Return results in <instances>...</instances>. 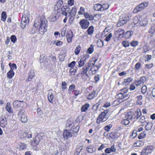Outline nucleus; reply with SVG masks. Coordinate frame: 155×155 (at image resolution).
Segmentation results:
<instances>
[{
  "label": "nucleus",
  "mask_w": 155,
  "mask_h": 155,
  "mask_svg": "<svg viewBox=\"0 0 155 155\" xmlns=\"http://www.w3.org/2000/svg\"><path fill=\"white\" fill-rule=\"evenodd\" d=\"M47 21L43 16H38L35 21L34 26L38 28L39 32L43 34L47 30Z\"/></svg>",
  "instance_id": "f257e3e1"
},
{
  "label": "nucleus",
  "mask_w": 155,
  "mask_h": 155,
  "mask_svg": "<svg viewBox=\"0 0 155 155\" xmlns=\"http://www.w3.org/2000/svg\"><path fill=\"white\" fill-rule=\"evenodd\" d=\"M79 128V126H77L75 128L72 127L71 129L70 130H65L63 134L64 138V139H67L69 137L74 135L75 134H76L78 132Z\"/></svg>",
  "instance_id": "f03ea898"
},
{
  "label": "nucleus",
  "mask_w": 155,
  "mask_h": 155,
  "mask_svg": "<svg viewBox=\"0 0 155 155\" xmlns=\"http://www.w3.org/2000/svg\"><path fill=\"white\" fill-rule=\"evenodd\" d=\"M130 18L129 16L126 13L122 14L120 16V18L118 21L117 23L118 26L120 27L126 23L128 21Z\"/></svg>",
  "instance_id": "7ed1b4c3"
},
{
  "label": "nucleus",
  "mask_w": 155,
  "mask_h": 155,
  "mask_svg": "<svg viewBox=\"0 0 155 155\" xmlns=\"http://www.w3.org/2000/svg\"><path fill=\"white\" fill-rule=\"evenodd\" d=\"M89 67V64H86L82 68L81 76L82 79L84 81L87 80L89 77L88 74H87V72L88 71V68Z\"/></svg>",
  "instance_id": "20e7f679"
},
{
  "label": "nucleus",
  "mask_w": 155,
  "mask_h": 155,
  "mask_svg": "<svg viewBox=\"0 0 155 155\" xmlns=\"http://www.w3.org/2000/svg\"><path fill=\"white\" fill-rule=\"evenodd\" d=\"M108 111V110H106L102 112L101 114L99 116L97 119V122L98 124H99L101 122H104L106 121L108 119L107 114Z\"/></svg>",
  "instance_id": "39448f33"
},
{
  "label": "nucleus",
  "mask_w": 155,
  "mask_h": 155,
  "mask_svg": "<svg viewBox=\"0 0 155 155\" xmlns=\"http://www.w3.org/2000/svg\"><path fill=\"white\" fill-rule=\"evenodd\" d=\"M97 61V59L94 60V63H92L91 61H89L86 63L89 64V67L88 68V71L89 70V74H94L96 73V71L97 70L94 65L95 63Z\"/></svg>",
  "instance_id": "423d86ee"
},
{
  "label": "nucleus",
  "mask_w": 155,
  "mask_h": 155,
  "mask_svg": "<svg viewBox=\"0 0 155 155\" xmlns=\"http://www.w3.org/2000/svg\"><path fill=\"white\" fill-rule=\"evenodd\" d=\"M77 12V8L76 6H74L72 9L71 12L69 14V18L68 20L69 23L71 24L74 19V17L76 15Z\"/></svg>",
  "instance_id": "0eeeda50"
},
{
  "label": "nucleus",
  "mask_w": 155,
  "mask_h": 155,
  "mask_svg": "<svg viewBox=\"0 0 155 155\" xmlns=\"http://www.w3.org/2000/svg\"><path fill=\"white\" fill-rule=\"evenodd\" d=\"M79 24L82 29H85L88 27L90 22L87 20L83 19L80 20Z\"/></svg>",
  "instance_id": "6e6552de"
},
{
  "label": "nucleus",
  "mask_w": 155,
  "mask_h": 155,
  "mask_svg": "<svg viewBox=\"0 0 155 155\" xmlns=\"http://www.w3.org/2000/svg\"><path fill=\"white\" fill-rule=\"evenodd\" d=\"M29 21V19L28 17H27L25 15H23L21 18V26L23 29L25 28L27 23H28Z\"/></svg>",
  "instance_id": "1a4fd4ad"
},
{
  "label": "nucleus",
  "mask_w": 155,
  "mask_h": 155,
  "mask_svg": "<svg viewBox=\"0 0 155 155\" xmlns=\"http://www.w3.org/2000/svg\"><path fill=\"white\" fill-rule=\"evenodd\" d=\"M25 104L23 101H16L13 102V104L14 107H23Z\"/></svg>",
  "instance_id": "9d476101"
},
{
  "label": "nucleus",
  "mask_w": 155,
  "mask_h": 155,
  "mask_svg": "<svg viewBox=\"0 0 155 155\" xmlns=\"http://www.w3.org/2000/svg\"><path fill=\"white\" fill-rule=\"evenodd\" d=\"M153 150V147L152 146H148L144 148L142 150V153L145 155H147L151 153Z\"/></svg>",
  "instance_id": "9b49d317"
},
{
  "label": "nucleus",
  "mask_w": 155,
  "mask_h": 155,
  "mask_svg": "<svg viewBox=\"0 0 155 155\" xmlns=\"http://www.w3.org/2000/svg\"><path fill=\"white\" fill-rule=\"evenodd\" d=\"M7 124V120L4 116L0 117V126L2 127H5Z\"/></svg>",
  "instance_id": "f8f14e48"
},
{
  "label": "nucleus",
  "mask_w": 155,
  "mask_h": 155,
  "mask_svg": "<svg viewBox=\"0 0 155 155\" xmlns=\"http://www.w3.org/2000/svg\"><path fill=\"white\" fill-rule=\"evenodd\" d=\"M130 95L128 94H124L121 93L118 94L117 96V98L123 100V101H125L129 98Z\"/></svg>",
  "instance_id": "ddd939ff"
},
{
  "label": "nucleus",
  "mask_w": 155,
  "mask_h": 155,
  "mask_svg": "<svg viewBox=\"0 0 155 155\" xmlns=\"http://www.w3.org/2000/svg\"><path fill=\"white\" fill-rule=\"evenodd\" d=\"M66 37L68 42H71L72 41L73 34L72 31L68 29L67 30Z\"/></svg>",
  "instance_id": "4468645a"
},
{
  "label": "nucleus",
  "mask_w": 155,
  "mask_h": 155,
  "mask_svg": "<svg viewBox=\"0 0 155 155\" xmlns=\"http://www.w3.org/2000/svg\"><path fill=\"white\" fill-rule=\"evenodd\" d=\"M103 34H104L105 36L106 37L105 40L106 41H109L112 37V33L110 32L108 33L107 30L105 29L103 31Z\"/></svg>",
  "instance_id": "2eb2a0df"
},
{
  "label": "nucleus",
  "mask_w": 155,
  "mask_h": 155,
  "mask_svg": "<svg viewBox=\"0 0 155 155\" xmlns=\"http://www.w3.org/2000/svg\"><path fill=\"white\" fill-rule=\"evenodd\" d=\"M57 13H58V12L52 13L50 15L49 19L50 21L54 22L57 20L58 18V17L57 15Z\"/></svg>",
  "instance_id": "dca6fc26"
},
{
  "label": "nucleus",
  "mask_w": 155,
  "mask_h": 155,
  "mask_svg": "<svg viewBox=\"0 0 155 155\" xmlns=\"http://www.w3.org/2000/svg\"><path fill=\"white\" fill-rule=\"evenodd\" d=\"M120 135V134L117 132H112L110 134V138L114 139L118 138Z\"/></svg>",
  "instance_id": "f3484780"
},
{
  "label": "nucleus",
  "mask_w": 155,
  "mask_h": 155,
  "mask_svg": "<svg viewBox=\"0 0 155 155\" xmlns=\"http://www.w3.org/2000/svg\"><path fill=\"white\" fill-rule=\"evenodd\" d=\"M116 149L115 148L114 146H112L110 148H108L105 150V152L106 153L109 154L112 152H114L116 151Z\"/></svg>",
  "instance_id": "a211bd4d"
},
{
  "label": "nucleus",
  "mask_w": 155,
  "mask_h": 155,
  "mask_svg": "<svg viewBox=\"0 0 155 155\" xmlns=\"http://www.w3.org/2000/svg\"><path fill=\"white\" fill-rule=\"evenodd\" d=\"M62 14L63 15L67 16V13H68L69 14H70V12H71V11L72 10V9L69 8H61Z\"/></svg>",
  "instance_id": "6ab92c4d"
},
{
  "label": "nucleus",
  "mask_w": 155,
  "mask_h": 155,
  "mask_svg": "<svg viewBox=\"0 0 155 155\" xmlns=\"http://www.w3.org/2000/svg\"><path fill=\"white\" fill-rule=\"evenodd\" d=\"M125 118L129 120H131L133 118L134 119V113L129 112L127 113L126 115Z\"/></svg>",
  "instance_id": "aec40b11"
},
{
  "label": "nucleus",
  "mask_w": 155,
  "mask_h": 155,
  "mask_svg": "<svg viewBox=\"0 0 155 155\" xmlns=\"http://www.w3.org/2000/svg\"><path fill=\"white\" fill-rule=\"evenodd\" d=\"M35 75V73L33 70H31L30 71L28 79L26 80L27 81H31Z\"/></svg>",
  "instance_id": "412c9836"
},
{
  "label": "nucleus",
  "mask_w": 155,
  "mask_h": 155,
  "mask_svg": "<svg viewBox=\"0 0 155 155\" xmlns=\"http://www.w3.org/2000/svg\"><path fill=\"white\" fill-rule=\"evenodd\" d=\"M63 2L62 0H59L55 6L54 9L55 10L59 9L62 6Z\"/></svg>",
  "instance_id": "4be33fe9"
},
{
  "label": "nucleus",
  "mask_w": 155,
  "mask_h": 155,
  "mask_svg": "<svg viewBox=\"0 0 155 155\" xmlns=\"http://www.w3.org/2000/svg\"><path fill=\"white\" fill-rule=\"evenodd\" d=\"M147 23V20L145 18H140L139 19V24L141 26H145Z\"/></svg>",
  "instance_id": "5701e85b"
},
{
  "label": "nucleus",
  "mask_w": 155,
  "mask_h": 155,
  "mask_svg": "<svg viewBox=\"0 0 155 155\" xmlns=\"http://www.w3.org/2000/svg\"><path fill=\"white\" fill-rule=\"evenodd\" d=\"M5 108L6 110L10 114H12L13 113V111L12 108L11 104L9 102H8L7 105L5 107Z\"/></svg>",
  "instance_id": "b1692460"
},
{
  "label": "nucleus",
  "mask_w": 155,
  "mask_h": 155,
  "mask_svg": "<svg viewBox=\"0 0 155 155\" xmlns=\"http://www.w3.org/2000/svg\"><path fill=\"white\" fill-rule=\"evenodd\" d=\"M84 16L86 18L85 19L89 20H92L94 19V17L92 15H90L87 12H86L84 13Z\"/></svg>",
  "instance_id": "393cba45"
},
{
  "label": "nucleus",
  "mask_w": 155,
  "mask_h": 155,
  "mask_svg": "<svg viewBox=\"0 0 155 155\" xmlns=\"http://www.w3.org/2000/svg\"><path fill=\"white\" fill-rule=\"evenodd\" d=\"M145 77H142L140 79L138 80L137 81H136L135 83V84L137 86H138L139 85H142L143 84L144 81H145Z\"/></svg>",
  "instance_id": "a878e982"
},
{
  "label": "nucleus",
  "mask_w": 155,
  "mask_h": 155,
  "mask_svg": "<svg viewBox=\"0 0 155 155\" xmlns=\"http://www.w3.org/2000/svg\"><path fill=\"white\" fill-rule=\"evenodd\" d=\"M86 150L89 153H93L95 151V149L92 145H90L86 148Z\"/></svg>",
  "instance_id": "bb28decb"
},
{
  "label": "nucleus",
  "mask_w": 155,
  "mask_h": 155,
  "mask_svg": "<svg viewBox=\"0 0 155 155\" xmlns=\"http://www.w3.org/2000/svg\"><path fill=\"white\" fill-rule=\"evenodd\" d=\"M143 9L139 5L134 9L133 12L134 13H137L139 12H141Z\"/></svg>",
  "instance_id": "cd10ccee"
},
{
  "label": "nucleus",
  "mask_w": 155,
  "mask_h": 155,
  "mask_svg": "<svg viewBox=\"0 0 155 155\" xmlns=\"http://www.w3.org/2000/svg\"><path fill=\"white\" fill-rule=\"evenodd\" d=\"M134 33L132 31H127L124 35V37L127 38H129L131 35H133Z\"/></svg>",
  "instance_id": "c85d7f7f"
},
{
  "label": "nucleus",
  "mask_w": 155,
  "mask_h": 155,
  "mask_svg": "<svg viewBox=\"0 0 155 155\" xmlns=\"http://www.w3.org/2000/svg\"><path fill=\"white\" fill-rule=\"evenodd\" d=\"M134 113V119H138L139 117L141 115V113L140 111H135Z\"/></svg>",
  "instance_id": "c756f323"
},
{
  "label": "nucleus",
  "mask_w": 155,
  "mask_h": 155,
  "mask_svg": "<svg viewBox=\"0 0 155 155\" xmlns=\"http://www.w3.org/2000/svg\"><path fill=\"white\" fill-rule=\"evenodd\" d=\"M101 11H103L109 8V5L107 4H104L103 5H101Z\"/></svg>",
  "instance_id": "7c9ffc66"
},
{
  "label": "nucleus",
  "mask_w": 155,
  "mask_h": 155,
  "mask_svg": "<svg viewBox=\"0 0 155 155\" xmlns=\"http://www.w3.org/2000/svg\"><path fill=\"white\" fill-rule=\"evenodd\" d=\"M89 105L88 104H86L82 106L81 108L82 112H85L88 109L89 107Z\"/></svg>",
  "instance_id": "2f4dec72"
},
{
  "label": "nucleus",
  "mask_w": 155,
  "mask_h": 155,
  "mask_svg": "<svg viewBox=\"0 0 155 155\" xmlns=\"http://www.w3.org/2000/svg\"><path fill=\"white\" fill-rule=\"evenodd\" d=\"M14 72L12 70H10L7 74V76L9 78H12L14 75Z\"/></svg>",
  "instance_id": "473e14b6"
},
{
  "label": "nucleus",
  "mask_w": 155,
  "mask_h": 155,
  "mask_svg": "<svg viewBox=\"0 0 155 155\" xmlns=\"http://www.w3.org/2000/svg\"><path fill=\"white\" fill-rule=\"evenodd\" d=\"M94 27L93 26H90L87 30V32L88 34L91 35L93 34L94 31Z\"/></svg>",
  "instance_id": "72a5a7b5"
},
{
  "label": "nucleus",
  "mask_w": 155,
  "mask_h": 155,
  "mask_svg": "<svg viewBox=\"0 0 155 155\" xmlns=\"http://www.w3.org/2000/svg\"><path fill=\"white\" fill-rule=\"evenodd\" d=\"M133 80L132 78L130 77L124 80V84L125 85H128Z\"/></svg>",
  "instance_id": "f704fd0d"
},
{
  "label": "nucleus",
  "mask_w": 155,
  "mask_h": 155,
  "mask_svg": "<svg viewBox=\"0 0 155 155\" xmlns=\"http://www.w3.org/2000/svg\"><path fill=\"white\" fill-rule=\"evenodd\" d=\"M96 93L95 92H93L91 93H90L89 94L88 96L87 97V98L88 100H92V99L95 96Z\"/></svg>",
  "instance_id": "c9c22d12"
},
{
  "label": "nucleus",
  "mask_w": 155,
  "mask_h": 155,
  "mask_svg": "<svg viewBox=\"0 0 155 155\" xmlns=\"http://www.w3.org/2000/svg\"><path fill=\"white\" fill-rule=\"evenodd\" d=\"M54 98V96L51 93H49L48 94V101L51 103H53V99Z\"/></svg>",
  "instance_id": "e433bc0d"
},
{
  "label": "nucleus",
  "mask_w": 155,
  "mask_h": 155,
  "mask_svg": "<svg viewBox=\"0 0 155 155\" xmlns=\"http://www.w3.org/2000/svg\"><path fill=\"white\" fill-rule=\"evenodd\" d=\"M101 4H95L94 6V10L98 11H101Z\"/></svg>",
  "instance_id": "4c0bfd02"
},
{
  "label": "nucleus",
  "mask_w": 155,
  "mask_h": 155,
  "mask_svg": "<svg viewBox=\"0 0 155 155\" xmlns=\"http://www.w3.org/2000/svg\"><path fill=\"white\" fill-rule=\"evenodd\" d=\"M7 17L6 12H3L1 14V20L5 21Z\"/></svg>",
  "instance_id": "58836bf2"
},
{
  "label": "nucleus",
  "mask_w": 155,
  "mask_h": 155,
  "mask_svg": "<svg viewBox=\"0 0 155 155\" xmlns=\"http://www.w3.org/2000/svg\"><path fill=\"white\" fill-rule=\"evenodd\" d=\"M85 10L84 7H81L80 8L79 11H78V13L80 15H84Z\"/></svg>",
  "instance_id": "ea45409f"
},
{
  "label": "nucleus",
  "mask_w": 155,
  "mask_h": 155,
  "mask_svg": "<svg viewBox=\"0 0 155 155\" xmlns=\"http://www.w3.org/2000/svg\"><path fill=\"white\" fill-rule=\"evenodd\" d=\"M26 148V145L24 143H21L19 145L18 148L20 150H22L25 149Z\"/></svg>",
  "instance_id": "a19ab883"
},
{
  "label": "nucleus",
  "mask_w": 155,
  "mask_h": 155,
  "mask_svg": "<svg viewBox=\"0 0 155 155\" xmlns=\"http://www.w3.org/2000/svg\"><path fill=\"white\" fill-rule=\"evenodd\" d=\"M148 5V2H145L143 3H141L139 5L141 7L142 9H143L145 8Z\"/></svg>",
  "instance_id": "79ce46f5"
},
{
  "label": "nucleus",
  "mask_w": 155,
  "mask_h": 155,
  "mask_svg": "<svg viewBox=\"0 0 155 155\" xmlns=\"http://www.w3.org/2000/svg\"><path fill=\"white\" fill-rule=\"evenodd\" d=\"M153 126V124L151 123H148L145 126L146 129L147 130H150Z\"/></svg>",
  "instance_id": "37998d69"
},
{
  "label": "nucleus",
  "mask_w": 155,
  "mask_h": 155,
  "mask_svg": "<svg viewBox=\"0 0 155 155\" xmlns=\"http://www.w3.org/2000/svg\"><path fill=\"white\" fill-rule=\"evenodd\" d=\"M66 26L64 27L61 30V35L62 37L64 36L65 35L66 32L67 30Z\"/></svg>",
  "instance_id": "c03bdc74"
},
{
  "label": "nucleus",
  "mask_w": 155,
  "mask_h": 155,
  "mask_svg": "<svg viewBox=\"0 0 155 155\" xmlns=\"http://www.w3.org/2000/svg\"><path fill=\"white\" fill-rule=\"evenodd\" d=\"M21 121L22 123H26L28 121L27 117L25 115L22 116L21 117H20V118Z\"/></svg>",
  "instance_id": "a18cd8bd"
},
{
  "label": "nucleus",
  "mask_w": 155,
  "mask_h": 155,
  "mask_svg": "<svg viewBox=\"0 0 155 155\" xmlns=\"http://www.w3.org/2000/svg\"><path fill=\"white\" fill-rule=\"evenodd\" d=\"M94 51V46L93 45H91L88 49L87 52V53L91 54Z\"/></svg>",
  "instance_id": "49530a36"
},
{
  "label": "nucleus",
  "mask_w": 155,
  "mask_h": 155,
  "mask_svg": "<svg viewBox=\"0 0 155 155\" xmlns=\"http://www.w3.org/2000/svg\"><path fill=\"white\" fill-rule=\"evenodd\" d=\"M130 123L129 120L127 119H126L123 120L121 121V123L122 124L126 125Z\"/></svg>",
  "instance_id": "de8ad7c7"
},
{
  "label": "nucleus",
  "mask_w": 155,
  "mask_h": 155,
  "mask_svg": "<svg viewBox=\"0 0 155 155\" xmlns=\"http://www.w3.org/2000/svg\"><path fill=\"white\" fill-rule=\"evenodd\" d=\"M112 20L114 22H115L117 19L118 18L119 16L118 14H114L112 15Z\"/></svg>",
  "instance_id": "09e8293b"
},
{
  "label": "nucleus",
  "mask_w": 155,
  "mask_h": 155,
  "mask_svg": "<svg viewBox=\"0 0 155 155\" xmlns=\"http://www.w3.org/2000/svg\"><path fill=\"white\" fill-rule=\"evenodd\" d=\"M25 111L23 109H21L18 113V115L19 117L25 115Z\"/></svg>",
  "instance_id": "8fccbe9b"
},
{
  "label": "nucleus",
  "mask_w": 155,
  "mask_h": 155,
  "mask_svg": "<svg viewBox=\"0 0 155 155\" xmlns=\"http://www.w3.org/2000/svg\"><path fill=\"white\" fill-rule=\"evenodd\" d=\"M130 43L127 41H124L122 42V45L123 46L127 47L130 46Z\"/></svg>",
  "instance_id": "3c124183"
},
{
  "label": "nucleus",
  "mask_w": 155,
  "mask_h": 155,
  "mask_svg": "<svg viewBox=\"0 0 155 155\" xmlns=\"http://www.w3.org/2000/svg\"><path fill=\"white\" fill-rule=\"evenodd\" d=\"M85 61L81 59L78 62V66L79 67H82L85 64Z\"/></svg>",
  "instance_id": "603ef678"
},
{
  "label": "nucleus",
  "mask_w": 155,
  "mask_h": 155,
  "mask_svg": "<svg viewBox=\"0 0 155 155\" xmlns=\"http://www.w3.org/2000/svg\"><path fill=\"white\" fill-rule=\"evenodd\" d=\"M23 137H27L28 138H30L32 137L31 134H29V133L26 132L24 133L23 134Z\"/></svg>",
  "instance_id": "864d4df0"
},
{
  "label": "nucleus",
  "mask_w": 155,
  "mask_h": 155,
  "mask_svg": "<svg viewBox=\"0 0 155 155\" xmlns=\"http://www.w3.org/2000/svg\"><path fill=\"white\" fill-rule=\"evenodd\" d=\"M75 86L74 85L72 84L70 85L69 87V89L68 91V93L69 94H71V91L75 89Z\"/></svg>",
  "instance_id": "5fc2aeb1"
},
{
  "label": "nucleus",
  "mask_w": 155,
  "mask_h": 155,
  "mask_svg": "<svg viewBox=\"0 0 155 155\" xmlns=\"http://www.w3.org/2000/svg\"><path fill=\"white\" fill-rule=\"evenodd\" d=\"M130 43L132 46L135 47L138 45V42L136 41H133Z\"/></svg>",
  "instance_id": "6e6d98bb"
},
{
  "label": "nucleus",
  "mask_w": 155,
  "mask_h": 155,
  "mask_svg": "<svg viewBox=\"0 0 155 155\" xmlns=\"http://www.w3.org/2000/svg\"><path fill=\"white\" fill-rule=\"evenodd\" d=\"M39 140L38 138L36 137L33 139L32 141V143L34 142L35 145L37 144L39 142Z\"/></svg>",
  "instance_id": "4d7b16f0"
},
{
  "label": "nucleus",
  "mask_w": 155,
  "mask_h": 155,
  "mask_svg": "<svg viewBox=\"0 0 155 155\" xmlns=\"http://www.w3.org/2000/svg\"><path fill=\"white\" fill-rule=\"evenodd\" d=\"M81 47L79 45L77 47L75 51V54L78 55L79 54L81 50Z\"/></svg>",
  "instance_id": "13d9d810"
},
{
  "label": "nucleus",
  "mask_w": 155,
  "mask_h": 155,
  "mask_svg": "<svg viewBox=\"0 0 155 155\" xmlns=\"http://www.w3.org/2000/svg\"><path fill=\"white\" fill-rule=\"evenodd\" d=\"M112 127V125L111 124H109L108 125H107L104 127L105 130L107 131H108L110 130V129Z\"/></svg>",
  "instance_id": "bf43d9fd"
},
{
  "label": "nucleus",
  "mask_w": 155,
  "mask_h": 155,
  "mask_svg": "<svg viewBox=\"0 0 155 155\" xmlns=\"http://www.w3.org/2000/svg\"><path fill=\"white\" fill-rule=\"evenodd\" d=\"M97 44L99 47H101L104 45V43L101 40H99L98 41Z\"/></svg>",
  "instance_id": "052dcab7"
},
{
  "label": "nucleus",
  "mask_w": 155,
  "mask_h": 155,
  "mask_svg": "<svg viewBox=\"0 0 155 155\" xmlns=\"http://www.w3.org/2000/svg\"><path fill=\"white\" fill-rule=\"evenodd\" d=\"M73 123V122L72 121L70 120H68L67 121L66 126L67 127H70L71 126Z\"/></svg>",
  "instance_id": "680f3d73"
},
{
  "label": "nucleus",
  "mask_w": 155,
  "mask_h": 155,
  "mask_svg": "<svg viewBox=\"0 0 155 155\" xmlns=\"http://www.w3.org/2000/svg\"><path fill=\"white\" fill-rule=\"evenodd\" d=\"M61 87L63 91L65 89L67 88V84L65 81H62Z\"/></svg>",
  "instance_id": "e2e57ef3"
},
{
  "label": "nucleus",
  "mask_w": 155,
  "mask_h": 155,
  "mask_svg": "<svg viewBox=\"0 0 155 155\" xmlns=\"http://www.w3.org/2000/svg\"><path fill=\"white\" fill-rule=\"evenodd\" d=\"M147 90V87L146 86L144 85L141 88V92L143 94H145L146 93Z\"/></svg>",
  "instance_id": "0e129e2a"
},
{
  "label": "nucleus",
  "mask_w": 155,
  "mask_h": 155,
  "mask_svg": "<svg viewBox=\"0 0 155 155\" xmlns=\"http://www.w3.org/2000/svg\"><path fill=\"white\" fill-rule=\"evenodd\" d=\"M11 41L13 43H15L17 40L16 37L14 35H12L11 37Z\"/></svg>",
  "instance_id": "69168bd1"
},
{
  "label": "nucleus",
  "mask_w": 155,
  "mask_h": 155,
  "mask_svg": "<svg viewBox=\"0 0 155 155\" xmlns=\"http://www.w3.org/2000/svg\"><path fill=\"white\" fill-rule=\"evenodd\" d=\"M139 19L138 17H135L134 18V23L135 24H139Z\"/></svg>",
  "instance_id": "338daca9"
},
{
  "label": "nucleus",
  "mask_w": 155,
  "mask_h": 155,
  "mask_svg": "<svg viewBox=\"0 0 155 155\" xmlns=\"http://www.w3.org/2000/svg\"><path fill=\"white\" fill-rule=\"evenodd\" d=\"M76 70L73 68H71L70 70V74L71 75H73L76 72Z\"/></svg>",
  "instance_id": "774afa93"
}]
</instances>
